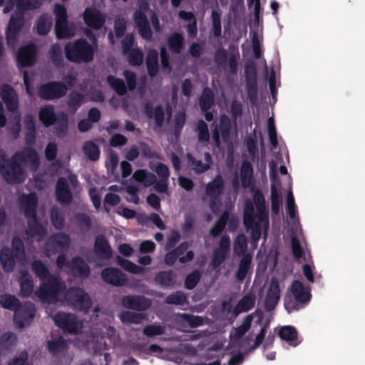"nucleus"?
Segmentation results:
<instances>
[{
	"label": "nucleus",
	"instance_id": "f257e3e1",
	"mask_svg": "<svg viewBox=\"0 0 365 365\" xmlns=\"http://www.w3.org/2000/svg\"><path fill=\"white\" fill-rule=\"evenodd\" d=\"M65 289L66 282L58 275L55 274L41 282L34 294L41 302L53 304L61 301Z\"/></svg>",
	"mask_w": 365,
	"mask_h": 365
},
{
	"label": "nucleus",
	"instance_id": "f03ea898",
	"mask_svg": "<svg viewBox=\"0 0 365 365\" xmlns=\"http://www.w3.org/2000/svg\"><path fill=\"white\" fill-rule=\"evenodd\" d=\"M64 53L70 62L89 63L93 60L94 48L86 39L79 38L65 45Z\"/></svg>",
	"mask_w": 365,
	"mask_h": 365
},
{
	"label": "nucleus",
	"instance_id": "7ed1b4c3",
	"mask_svg": "<svg viewBox=\"0 0 365 365\" xmlns=\"http://www.w3.org/2000/svg\"><path fill=\"white\" fill-rule=\"evenodd\" d=\"M78 180L75 174L70 173L67 178L63 177L58 178L55 186V195L56 201L62 205H68L73 200V192L71 187H77Z\"/></svg>",
	"mask_w": 365,
	"mask_h": 365
},
{
	"label": "nucleus",
	"instance_id": "20e7f679",
	"mask_svg": "<svg viewBox=\"0 0 365 365\" xmlns=\"http://www.w3.org/2000/svg\"><path fill=\"white\" fill-rule=\"evenodd\" d=\"M68 90V86L64 83L53 81L41 84L38 88V95L41 99L53 101L64 97Z\"/></svg>",
	"mask_w": 365,
	"mask_h": 365
},
{
	"label": "nucleus",
	"instance_id": "39448f33",
	"mask_svg": "<svg viewBox=\"0 0 365 365\" xmlns=\"http://www.w3.org/2000/svg\"><path fill=\"white\" fill-rule=\"evenodd\" d=\"M238 53H231L228 56V53L223 47H219L214 53V61L218 68L225 70L228 66L229 74L236 76L238 71Z\"/></svg>",
	"mask_w": 365,
	"mask_h": 365
},
{
	"label": "nucleus",
	"instance_id": "423d86ee",
	"mask_svg": "<svg viewBox=\"0 0 365 365\" xmlns=\"http://www.w3.org/2000/svg\"><path fill=\"white\" fill-rule=\"evenodd\" d=\"M212 140L217 148L221 145V138L224 143L229 142L232 132V123L226 114L220 117L219 124L215 123L211 124Z\"/></svg>",
	"mask_w": 365,
	"mask_h": 365
},
{
	"label": "nucleus",
	"instance_id": "0eeeda50",
	"mask_svg": "<svg viewBox=\"0 0 365 365\" xmlns=\"http://www.w3.org/2000/svg\"><path fill=\"white\" fill-rule=\"evenodd\" d=\"M4 179L9 184H19L24 181L25 173L21 164L14 155L4 169L0 170Z\"/></svg>",
	"mask_w": 365,
	"mask_h": 365
},
{
	"label": "nucleus",
	"instance_id": "6e6552de",
	"mask_svg": "<svg viewBox=\"0 0 365 365\" xmlns=\"http://www.w3.org/2000/svg\"><path fill=\"white\" fill-rule=\"evenodd\" d=\"M149 9L148 3L141 6V9H136L133 14V21L138 29L140 36L148 41H151L153 32L150 28V22L145 13Z\"/></svg>",
	"mask_w": 365,
	"mask_h": 365
},
{
	"label": "nucleus",
	"instance_id": "1a4fd4ad",
	"mask_svg": "<svg viewBox=\"0 0 365 365\" xmlns=\"http://www.w3.org/2000/svg\"><path fill=\"white\" fill-rule=\"evenodd\" d=\"M53 319L57 327L70 334H77L81 327L76 317L72 314L58 312Z\"/></svg>",
	"mask_w": 365,
	"mask_h": 365
},
{
	"label": "nucleus",
	"instance_id": "9d476101",
	"mask_svg": "<svg viewBox=\"0 0 365 365\" xmlns=\"http://www.w3.org/2000/svg\"><path fill=\"white\" fill-rule=\"evenodd\" d=\"M35 314L36 309L32 303L21 304L14 312V322L19 328H24L31 323Z\"/></svg>",
	"mask_w": 365,
	"mask_h": 365
},
{
	"label": "nucleus",
	"instance_id": "9b49d317",
	"mask_svg": "<svg viewBox=\"0 0 365 365\" xmlns=\"http://www.w3.org/2000/svg\"><path fill=\"white\" fill-rule=\"evenodd\" d=\"M225 184L220 174L215 175L214 179L205 186V194L210 198V207L212 210L216 204V201L225 191Z\"/></svg>",
	"mask_w": 365,
	"mask_h": 365
},
{
	"label": "nucleus",
	"instance_id": "f8f14e48",
	"mask_svg": "<svg viewBox=\"0 0 365 365\" xmlns=\"http://www.w3.org/2000/svg\"><path fill=\"white\" fill-rule=\"evenodd\" d=\"M230 238L227 235L221 237L219 246L214 249L211 259V265L214 269L220 266L225 261L230 255Z\"/></svg>",
	"mask_w": 365,
	"mask_h": 365
},
{
	"label": "nucleus",
	"instance_id": "ddd939ff",
	"mask_svg": "<svg viewBox=\"0 0 365 365\" xmlns=\"http://www.w3.org/2000/svg\"><path fill=\"white\" fill-rule=\"evenodd\" d=\"M19 207L26 219L37 216L38 197L35 192L23 194L19 197Z\"/></svg>",
	"mask_w": 365,
	"mask_h": 365
},
{
	"label": "nucleus",
	"instance_id": "4468645a",
	"mask_svg": "<svg viewBox=\"0 0 365 365\" xmlns=\"http://www.w3.org/2000/svg\"><path fill=\"white\" fill-rule=\"evenodd\" d=\"M0 97L5 103L6 108L11 113L19 109V97L15 89L8 83L0 86Z\"/></svg>",
	"mask_w": 365,
	"mask_h": 365
},
{
	"label": "nucleus",
	"instance_id": "2eb2a0df",
	"mask_svg": "<svg viewBox=\"0 0 365 365\" xmlns=\"http://www.w3.org/2000/svg\"><path fill=\"white\" fill-rule=\"evenodd\" d=\"M37 48L35 44L29 43L21 46L16 55L17 63L22 67L31 66L36 59Z\"/></svg>",
	"mask_w": 365,
	"mask_h": 365
},
{
	"label": "nucleus",
	"instance_id": "dca6fc26",
	"mask_svg": "<svg viewBox=\"0 0 365 365\" xmlns=\"http://www.w3.org/2000/svg\"><path fill=\"white\" fill-rule=\"evenodd\" d=\"M122 305L127 309L139 312L145 311L151 307V301L142 295H127L121 300Z\"/></svg>",
	"mask_w": 365,
	"mask_h": 365
},
{
	"label": "nucleus",
	"instance_id": "f3484780",
	"mask_svg": "<svg viewBox=\"0 0 365 365\" xmlns=\"http://www.w3.org/2000/svg\"><path fill=\"white\" fill-rule=\"evenodd\" d=\"M280 292L278 279L276 277L272 278L264 300V309L267 312H271L275 308L280 298Z\"/></svg>",
	"mask_w": 365,
	"mask_h": 365
},
{
	"label": "nucleus",
	"instance_id": "a211bd4d",
	"mask_svg": "<svg viewBox=\"0 0 365 365\" xmlns=\"http://www.w3.org/2000/svg\"><path fill=\"white\" fill-rule=\"evenodd\" d=\"M14 158H16L21 163L28 164L31 169L36 170L39 166V157L37 151L31 147L24 148L21 151L14 154Z\"/></svg>",
	"mask_w": 365,
	"mask_h": 365
},
{
	"label": "nucleus",
	"instance_id": "6ab92c4d",
	"mask_svg": "<svg viewBox=\"0 0 365 365\" xmlns=\"http://www.w3.org/2000/svg\"><path fill=\"white\" fill-rule=\"evenodd\" d=\"M24 25V16L23 13L11 16L6 31V38L8 44L15 41Z\"/></svg>",
	"mask_w": 365,
	"mask_h": 365
},
{
	"label": "nucleus",
	"instance_id": "aec40b11",
	"mask_svg": "<svg viewBox=\"0 0 365 365\" xmlns=\"http://www.w3.org/2000/svg\"><path fill=\"white\" fill-rule=\"evenodd\" d=\"M83 16L85 24L93 29H100L105 24L103 15L95 8L87 7Z\"/></svg>",
	"mask_w": 365,
	"mask_h": 365
},
{
	"label": "nucleus",
	"instance_id": "412c9836",
	"mask_svg": "<svg viewBox=\"0 0 365 365\" xmlns=\"http://www.w3.org/2000/svg\"><path fill=\"white\" fill-rule=\"evenodd\" d=\"M103 281L113 286H123L127 281L125 274L118 268L106 267L101 272Z\"/></svg>",
	"mask_w": 365,
	"mask_h": 365
},
{
	"label": "nucleus",
	"instance_id": "4be33fe9",
	"mask_svg": "<svg viewBox=\"0 0 365 365\" xmlns=\"http://www.w3.org/2000/svg\"><path fill=\"white\" fill-rule=\"evenodd\" d=\"M26 235L31 238H36L38 241L42 240L47 234L46 228L39 222L38 216L28 218Z\"/></svg>",
	"mask_w": 365,
	"mask_h": 365
},
{
	"label": "nucleus",
	"instance_id": "5701e85b",
	"mask_svg": "<svg viewBox=\"0 0 365 365\" xmlns=\"http://www.w3.org/2000/svg\"><path fill=\"white\" fill-rule=\"evenodd\" d=\"M94 252L98 257L102 259H109L112 257V249L105 236L99 235L96 237Z\"/></svg>",
	"mask_w": 365,
	"mask_h": 365
},
{
	"label": "nucleus",
	"instance_id": "b1692460",
	"mask_svg": "<svg viewBox=\"0 0 365 365\" xmlns=\"http://www.w3.org/2000/svg\"><path fill=\"white\" fill-rule=\"evenodd\" d=\"M143 113L149 119L154 118L155 125L161 127L165 121V110L161 105H158L153 109V104L147 102L143 106Z\"/></svg>",
	"mask_w": 365,
	"mask_h": 365
},
{
	"label": "nucleus",
	"instance_id": "393cba45",
	"mask_svg": "<svg viewBox=\"0 0 365 365\" xmlns=\"http://www.w3.org/2000/svg\"><path fill=\"white\" fill-rule=\"evenodd\" d=\"M253 201L256 207L257 217L269 225V212L265 205V200L262 192L257 190L253 194Z\"/></svg>",
	"mask_w": 365,
	"mask_h": 365
},
{
	"label": "nucleus",
	"instance_id": "a878e982",
	"mask_svg": "<svg viewBox=\"0 0 365 365\" xmlns=\"http://www.w3.org/2000/svg\"><path fill=\"white\" fill-rule=\"evenodd\" d=\"M291 290L294 299L303 306L310 301L312 297L310 291L302 282L294 280L292 284Z\"/></svg>",
	"mask_w": 365,
	"mask_h": 365
},
{
	"label": "nucleus",
	"instance_id": "bb28decb",
	"mask_svg": "<svg viewBox=\"0 0 365 365\" xmlns=\"http://www.w3.org/2000/svg\"><path fill=\"white\" fill-rule=\"evenodd\" d=\"M70 269L75 277L81 279L87 278L91 272L90 267L81 257H75L71 259Z\"/></svg>",
	"mask_w": 365,
	"mask_h": 365
},
{
	"label": "nucleus",
	"instance_id": "cd10ccee",
	"mask_svg": "<svg viewBox=\"0 0 365 365\" xmlns=\"http://www.w3.org/2000/svg\"><path fill=\"white\" fill-rule=\"evenodd\" d=\"M252 256L250 254L244 255L240 261L239 267L235 273V279L237 282L241 283L246 278L247 274H251Z\"/></svg>",
	"mask_w": 365,
	"mask_h": 365
},
{
	"label": "nucleus",
	"instance_id": "c85d7f7f",
	"mask_svg": "<svg viewBox=\"0 0 365 365\" xmlns=\"http://www.w3.org/2000/svg\"><path fill=\"white\" fill-rule=\"evenodd\" d=\"M168 46L173 54H180L185 45V38L182 34L174 32L167 39Z\"/></svg>",
	"mask_w": 365,
	"mask_h": 365
},
{
	"label": "nucleus",
	"instance_id": "c756f323",
	"mask_svg": "<svg viewBox=\"0 0 365 365\" xmlns=\"http://www.w3.org/2000/svg\"><path fill=\"white\" fill-rule=\"evenodd\" d=\"M145 63L148 76L155 77L159 71V54L156 49L151 48L148 51Z\"/></svg>",
	"mask_w": 365,
	"mask_h": 365
},
{
	"label": "nucleus",
	"instance_id": "7c9ffc66",
	"mask_svg": "<svg viewBox=\"0 0 365 365\" xmlns=\"http://www.w3.org/2000/svg\"><path fill=\"white\" fill-rule=\"evenodd\" d=\"M15 255L8 247H4L0 252V262L4 272L9 273L14 271L15 267Z\"/></svg>",
	"mask_w": 365,
	"mask_h": 365
},
{
	"label": "nucleus",
	"instance_id": "2f4dec72",
	"mask_svg": "<svg viewBox=\"0 0 365 365\" xmlns=\"http://www.w3.org/2000/svg\"><path fill=\"white\" fill-rule=\"evenodd\" d=\"M38 118L45 127H49L55 124L57 115L55 114L53 106L46 105L41 107L38 112Z\"/></svg>",
	"mask_w": 365,
	"mask_h": 365
},
{
	"label": "nucleus",
	"instance_id": "473e14b6",
	"mask_svg": "<svg viewBox=\"0 0 365 365\" xmlns=\"http://www.w3.org/2000/svg\"><path fill=\"white\" fill-rule=\"evenodd\" d=\"M21 274L20 294L24 297H28L34 292V280L27 270H22Z\"/></svg>",
	"mask_w": 365,
	"mask_h": 365
},
{
	"label": "nucleus",
	"instance_id": "72a5a7b5",
	"mask_svg": "<svg viewBox=\"0 0 365 365\" xmlns=\"http://www.w3.org/2000/svg\"><path fill=\"white\" fill-rule=\"evenodd\" d=\"M279 336L281 339L286 341L289 345L296 346L300 341H298V332L292 326L282 327L279 331Z\"/></svg>",
	"mask_w": 365,
	"mask_h": 365
},
{
	"label": "nucleus",
	"instance_id": "f704fd0d",
	"mask_svg": "<svg viewBox=\"0 0 365 365\" xmlns=\"http://www.w3.org/2000/svg\"><path fill=\"white\" fill-rule=\"evenodd\" d=\"M85 102L83 94L77 91H72L68 96L67 106L69 111L75 114Z\"/></svg>",
	"mask_w": 365,
	"mask_h": 365
},
{
	"label": "nucleus",
	"instance_id": "c9c22d12",
	"mask_svg": "<svg viewBox=\"0 0 365 365\" xmlns=\"http://www.w3.org/2000/svg\"><path fill=\"white\" fill-rule=\"evenodd\" d=\"M155 280L161 287H171L176 282V274L173 270L160 271L155 275Z\"/></svg>",
	"mask_w": 365,
	"mask_h": 365
},
{
	"label": "nucleus",
	"instance_id": "e433bc0d",
	"mask_svg": "<svg viewBox=\"0 0 365 365\" xmlns=\"http://www.w3.org/2000/svg\"><path fill=\"white\" fill-rule=\"evenodd\" d=\"M83 292L84 291L79 287H71L67 289L66 286V289L63 291V294H62L60 302H66L73 305L78 299L83 297Z\"/></svg>",
	"mask_w": 365,
	"mask_h": 365
},
{
	"label": "nucleus",
	"instance_id": "4c0bfd02",
	"mask_svg": "<svg viewBox=\"0 0 365 365\" xmlns=\"http://www.w3.org/2000/svg\"><path fill=\"white\" fill-rule=\"evenodd\" d=\"M31 270L42 282L49 278L53 274L50 273L48 268L44 264L41 260L35 259L31 263Z\"/></svg>",
	"mask_w": 365,
	"mask_h": 365
},
{
	"label": "nucleus",
	"instance_id": "58836bf2",
	"mask_svg": "<svg viewBox=\"0 0 365 365\" xmlns=\"http://www.w3.org/2000/svg\"><path fill=\"white\" fill-rule=\"evenodd\" d=\"M215 95L212 89L204 88L201 96L199 98V104L202 111L209 110L214 105Z\"/></svg>",
	"mask_w": 365,
	"mask_h": 365
},
{
	"label": "nucleus",
	"instance_id": "ea45409f",
	"mask_svg": "<svg viewBox=\"0 0 365 365\" xmlns=\"http://www.w3.org/2000/svg\"><path fill=\"white\" fill-rule=\"evenodd\" d=\"M253 175V168L251 163L247 161H243L240 170V178L242 186L247 188L250 186Z\"/></svg>",
	"mask_w": 365,
	"mask_h": 365
},
{
	"label": "nucleus",
	"instance_id": "a19ab883",
	"mask_svg": "<svg viewBox=\"0 0 365 365\" xmlns=\"http://www.w3.org/2000/svg\"><path fill=\"white\" fill-rule=\"evenodd\" d=\"M84 155L91 161H97L100 158L101 151L99 147L93 141H86L82 148Z\"/></svg>",
	"mask_w": 365,
	"mask_h": 365
},
{
	"label": "nucleus",
	"instance_id": "79ce46f5",
	"mask_svg": "<svg viewBox=\"0 0 365 365\" xmlns=\"http://www.w3.org/2000/svg\"><path fill=\"white\" fill-rule=\"evenodd\" d=\"M53 22L52 19L47 14H42L36 24V32L40 36H46L50 31Z\"/></svg>",
	"mask_w": 365,
	"mask_h": 365
},
{
	"label": "nucleus",
	"instance_id": "37998d69",
	"mask_svg": "<svg viewBox=\"0 0 365 365\" xmlns=\"http://www.w3.org/2000/svg\"><path fill=\"white\" fill-rule=\"evenodd\" d=\"M255 304V299L251 295L244 296L237 304L234 309V313L239 314L242 312H247L252 309Z\"/></svg>",
	"mask_w": 365,
	"mask_h": 365
},
{
	"label": "nucleus",
	"instance_id": "c03bdc74",
	"mask_svg": "<svg viewBox=\"0 0 365 365\" xmlns=\"http://www.w3.org/2000/svg\"><path fill=\"white\" fill-rule=\"evenodd\" d=\"M47 347L48 351L56 356L66 351L68 349V344L66 340L61 336L57 340L48 341Z\"/></svg>",
	"mask_w": 365,
	"mask_h": 365
},
{
	"label": "nucleus",
	"instance_id": "a18cd8bd",
	"mask_svg": "<svg viewBox=\"0 0 365 365\" xmlns=\"http://www.w3.org/2000/svg\"><path fill=\"white\" fill-rule=\"evenodd\" d=\"M20 304V301L14 295L10 294L0 295V305L4 309L15 312Z\"/></svg>",
	"mask_w": 365,
	"mask_h": 365
},
{
	"label": "nucleus",
	"instance_id": "49530a36",
	"mask_svg": "<svg viewBox=\"0 0 365 365\" xmlns=\"http://www.w3.org/2000/svg\"><path fill=\"white\" fill-rule=\"evenodd\" d=\"M70 245V237L64 233H58L49 238L48 246H53L60 249H67Z\"/></svg>",
	"mask_w": 365,
	"mask_h": 365
},
{
	"label": "nucleus",
	"instance_id": "de8ad7c7",
	"mask_svg": "<svg viewBox=\"0 0 365 365\" xmlns=\"http://www.w3.org/2000/svg\"><path fill=\"white\" fill-rule=\"evenodd\" d=\"M119 319L122 323L125 324H138L144 319V314L130 311H123L120 314Z\"/></svg>",
	"mask_w": 365,
	"mask_h": 365
},
{
	"label": "nucleus",
	"instance_id": "09e8293b",
	"mask_svg": "<svg viewBox=\"0 0 365 365\" xmlns=\"http://www.w3.org/2000/svg\"><path fill=\"white\" fill-rule=\"evenodd\" d=\"M49 56L51 62L56 67L63 66V58L60 45L57 43L53 44L49 50Z\"/></svg>",
	"mask_w": 365,
	"mask_h": 365
},
{
	"label": "nucleus",
	"instance_id": "8fccbe9b",
	"mask_svg": "<svg viewBox=\"0 0 365 365\" xmlns=\"http://www.w3.org/2000/svg\"><path fill=\"white\" fill-rule=\"evenodd\" d=\"M108 85L119 95L124 96L127 93V88L125 82L121 79L112 75L106 78Z\"/></svg>",
	"mask_w": 365,
	"mask_h": 365
},
{
	"label": "nucleus",
	"instance_id": "3c124183",
	"mask_svg": "<svg viewBox=\"0 0 365 365\" xmlns=\"http://www.w3.org/2000/svg\"><path fill=\"white\" fill-rule=\"evenodd\" d=\"M16 6L20 11H27L40 8L42 5L41 0H15Z\"/></svg>",
	"mask_w": 365,
	"mask_h": 365
},
{
	"label": "nucleus",
	"instance_id": "603ef678",
	"mask_svg": "<svg viewBox=\"0 0 365 365\" xmlns=\"http://www.w3.org/2000/svg\"><path fill=\"white\" fill-rule=\"evenodd\" d=\"M245 88L247 97L252 104H255L258 99L257 78L245 80Z\"/></svg>",
	"mask_w": 365,
	"mask_h": 365
},
{
	"label": "nucleus",
	"instance_id": "864d4df0",
	"mask_svg": "<svg viewBox=\"0 0 365 365\" xmlns=\"http://www.w3.org/2000/svg\"><path fill=\"white\" fill-rule=\"evenodd\" d=\"M252 314L247 315L240 326L234 329V336L237 339H241L250 329L252 321Z\"/></svg>",
	"mask_w": 365,
	"mask_h": 365
},
{
	"label": "nucleus",
	"instance_id": "5fc2aeb1",
	"mask_svg": "<svg viewBox=\"0 0 365 365\" xmlns=\"http://www.w3.org/2000/svg\"><path fill=\"white\" fill-rule=\"evenodd\" d=\"M165 302L168 304L184 305L187 303V296L181 291L168 295L165 299Z\"/></svg>",
	"mask_w": 365,
	"mask_h": 365
},
{
	"label": "nucleus",
	"instance_id": "6e6d98bb",
	"mask_svg": "<svg viewBox=\"0 0 365 365\" xmlns=\"http://www.w3.org/2000/svg\"><path fill=\"white\" fill-rule=\"evenodd\" d=\"M117 262L123 269L132 274H140L143 271V268L121 257H117Z\"/></svg>",
	"mask_w": 365,
	"mask_h": 365
},
{
	"label": "nucleus",
	"instance_id": "4d7b16f0",
	"mask_svg": "<svg viewBox=\"0 0 365 365\" xmlns=\"http://www.w3.org/2000/svg\"><path fill=\"white\" fill-rule=\"evenodd\" d=\"M257 212H255L253 203L251 200H247L245 205L244 210V224L245 225H252L256 221Z\"/></svg>",
	"mask_w": 365,
	"mask_h": 365
},
{
	"label": "nucleus",
	"instance_id": "13d9d810",
	"mask_svg": "<svg viewBox=\"0 0 365 365\" xmlns=\"http://www.w3.org/2000/svg\"><path fill=\"white\" fill-rule=\"evenodd\" d=\"M197 131L198 141L208 143L210 138L207 124L203 120H199L197 123Z\"/></svg>",
	"mask_w": 365,
	"mask_h": 365
},
{
	"label": "nucleus",
	"instance_id": "bf43d9fd",
	"mask_svg": "<svg viewBox=\"0 0 365 365\" xmlns=\"http://www.w3.org/2000/svg\"><path fill=\"white\" fill-rule=\"evenodd\" d=\"M263 224L265 231L268 229V226H267L266 223L257 219V220L254 221L253 224L245 225L247 230H252V237L254 240H259L262 235V225Z\"/></svg>",
	"mask_w": 365,
	"mask_h": 365
},
{
	"label": "nucleus",
	"instance_id": "052dcab7",
	"mask_svg": "<svg viewBox=\"0 0 365 365\" xmlns=\"http://www.w3.org/2000/svg\"><path fill=\"white\" fill-rule=\"evenodd\" d=\"M55 33L57 38L58 39L69 38L71 36V31L68 28V21H56Z\"/></svg>",
	"mask_w": 365,
	"mask_h": 365
},
{
	"label": "nucleus",
	"instance_id": "680f3d73",
	"mask_svg": "<svg viewBox=\"0 0 365 365\" xmlns=\"http://www.w3.org/2000/svg\"><path fill=\"white\" fill-rule=\"evenodd\" d=\"M51 222L56 230H62L64 227L65 220L57 207L51 210Z\"/></svg>",
	"mask_w": 365,
	"mask_h": 365
},
{
	"label": "nucleus",
	"instance_id": "e2e57ef3",
	"mask_svg": "<svg viewBox=\"0 0 365 365\" xmlns=\"http://www.w3.org/2000/svg\"><path fill=\"white\" fill-rule=\"evenodd\" d=\"M128 61L133 66H139L143 62V53L139 48H133L128 53Z\"/></svg>",
	"mask_w": 365,
	"mask_h": 365
},
{
	"label": "nucleus",
	"instance_id": "0e129e2a",
	"mask_svg": "<svg viewBox=\"0 0 365 365\" xmlns=\"http://www.w3.org/2000/svg\"><path fill=\"white\" fill-rule=\"evenodd\" d=\"M282 200L278 191L274 184L271 185V207L274 214L277 215L279 212Z\"/></svg>",
	"mask_w": 365,
	"mask_h": 365
},
{
	"label": "nucleus",
	"instance_id": "69168bd1",
	"mask_svg": "<svg viewBox=\"0 0 365 365\" xmlns=\"http://www.w3.org/2000/svg\"><path fill=\"white\" fill-rule=\"evenodd\" d=\"M11 247L12 249L11 250L13 251V253L15 255L16 257L19 258L25 256L24 242L20 237L16 236L12 238Z\"/></svg>",
	"mask_w": 365,
	"mask_h": 365
},
{
	"label": "nucleus",
	"instance_id": "338daca9",
	"mask_svg": "<svg viewBox=\"0 0 365 365\" xmlns=\"http://www.w3.org/2000/svg\"><path fill=\"white\" fill-rule=\"evenodd\" d=\"M267 131L270 144L272 148H276L278 145V140L274 120L272 117L269 118L267 120Z\"/></svg>",
	"mask_w": 365,
	"mask_h": 365
},
{
	"label": "nucleus",
	"instance_id": "774afa93",
	"mask_svg": "<svg viewBox=\"0 0 365 365\" xmlns=\"http://www.w3.org/2000/svg\"><path fill=\"white\" fill-rule=\"evenodd\" d=\"M200 277L201 275L199 271H192L191 273L188 274L185 279V287L187 289H194L200 282Z\"/></svg>",
	"mask_w": 365,
	"mask_h": 365
}]
</instances>
